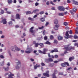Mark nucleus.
<instances>
[{
	"label": "nucleus",
	"mask_w": 78,
	"mask_h": 78,
	"mask_svg": "<svg viewBox=\"0 0 78 78\" xmlns=\"http://www.w3.org/2000/svg\"><path fill=\"white\" fill-rule=\"evenodd\" d=\"M69 36V31H67L66 34V36H65V38H66V39H69V38H71V37H73V36H72V35H70Z\"/></svg>",
	"instance_id": "nucleus-1"
},
{
	"label": "nucleus",
	"mask_w": 78,
	"mask_h": 78,
	"mask_svg": "<svg viewBox=\"0 0 78 78\" xmlns=\"http://www.w3.org/2000/svg\"><path fill=\"white\" fill-rule=\"evenodd\" d=\"M17 66H16V69L17 70H19L20 69L21 65H20V61H18L16 63Z\"/></svg>",
	"instance_id": "nucleus-2"
},
{
	"label": "nucleus",
	"mask_w": 78,
	"mask_h": 78,
	"mask_svg": "<svg viewBox=\"0 0 78 78\" xmlns=\"http://www.w3.org/2000/svg\"><path fill=\"white\" fill-rule=\"evenodd\" d=\"M58 10H59V11H64V10H65V9H64V8L62 6H59L58 7Z\"/></svg>",
	"instance_id": "nucleus-3"
},
{
	"label": "nucleus",
	"mask_w": 78,
	"mask_h": 78,
	"mask_svg": "<svg viewBox=\"0 0 78 78\" xmlns=\"http://www.w3.org/2000/svg\"><path fill=\"white\" fill-rule=\"evenodd\" d=\"M73 10V11L72 10H70L69 11V12H70L71 14L72 15H73V14H74V13H73V12H76V8H73V9H72Z\"/></svg>",
	"instance_id": "nucleus-4"
},
{
	"label": "nucleus",
	"mask_w": 78,
	"mask_h": 78,
	"mask_svg": "<svg viewBox=\"0 0 78 78\" xmlns=\"http://www.w3.org/2000/svg\"><path fill=\"white\" fill-rule=\"evenodd\" d=\"M16 45H14V46H12L11 47V49L12 51H16Z\"/></svg>",
	"instance_id": "nucleus-5"
},
{
	"label": "nucleus",
	"mask_w": 78,
	"mask_h": 78,
	"mask_svg": "<svg viewBox=\"0 0 78 78\" xmlns=\"http://www.w3.org/2000/svg\"><path fill=\"white\" fill-rule=\"evenodd\" d=\"M49 73V71H47V72L46 73H43V75H44V76H47V77H49L50 76L49 75V74H48V73Z\"/></svg>",
	"instance_id": "nucleus-6"
},
{
	"label": "nucleus",
	"mask_w": 78,
	"mask_h": 78,
	"mask_svg": "<svg viewBox=\"0 0 78 78\" xmlns=\"http://www.w3.org/2000/svg\"><path fill=\"white\" fill-rule=\"evenodd\" d=\"M57 72L56 70H55L54 71V73H53L52 74V76H53V78H56V76L55 75L57 73Z\"/></svg>",
	"instance_id": "nucleus-7"
},
{
	"label": "nucleus",
	"mask_w": 78,
	"mask_h": 78,
	"mask_svg": "<svg viewBox=\"0 0 78 78\" xmlns=\"http://www.w3.org/2000/svg\"><path fill=\"white\" fill-rule=\"evenodd\" d=\"M65 49L66 50H68L69 51V50H71L72 49H74V47H66L65 48Z\"/></svg>",
	"instance_id": "nucleus-8"
},
{
	"label": "nucleus",
	"mask_w": 78,
	"mask_h": 78,
	"mask_svg": "<svg viewBox=\"0 0 78 78\" xmlns=\"http://www.w3.org/2000/svg\"><path fill=\"white\" fill-rule=\"evenodd\" d=\"M66 65L68 66H69V63H68V62H65V63H62L61 64L62 66L64 67H66Z\"/></svg>",
	"instance_id": "nucleus-9"
},
{
	"label": "nucleus",
	"mask_w": 78,
	"mask_h": 78,
	"mask_svg": "<svg viewBox=\"0 0 78 78\" xmlns=\"http://www.w3.org/2000/svg\"><path fill=\"white\" fill-rule=\"evenodd\" d=\"M1 23H3V24H6L7 23V21H6V19H3L2 21H1Z\"/></svg>",
	"instance_id": "nucleus-10"
},
{
	"label": "nucleus",
	"mask_w": 78,
	"mask_h": 78,
	"mask_svg": "<svg viewBox=\"0 0 78 78\" xmlns=\"http://www.w3.org/2000/svg\"><path fill=\"white\" fill-rule=\"evenodd\" d=\"M27 51H25V52L26 53L29 54V53H31V51L30 50V48H27ZM27 50H29V51H27Z\"/></svg>",
	"instance_id": "nucleus-11"
},
{
	"label": "nucleus",
	"mask_w": 78,
	"mask_h": 78,
	"mask_svg": "<svg viewBox=\"0 0 78 78\" xmlns=\"http://www.w3.org/2000/svg\"><path fill=\"white\" fill-rule=\"evenodd\" d=\"M9 73H10V74L9 75V77L8 78H14L12 76H14V74L11 73L9 72Z\"/></svg>",
	"instance_id": "nucleus-12"
},
{
	"label": "nucleus",
	"mask_w": 78,
	"mask_h": 78,
	"mask_svg": "<svg viewBox=\"0 0 78 78\" xmlns=\"http://www.w3.org/2000/svg\"><path fill=\"white\" fill-rule=\"evenodd\" d=\"M58 27H59V25H56L55 26V27H54V29L55 30H58Z\"/></svg>",
	"instance_id": "nucleus-13"
},
{
	"label": "nucleus",
	"mask_w": 78,
	"mask_h": 78,
	"mask_svg": "<svg viewBox=\"0 0 78 78\" xmlns=\"http://www.w3.org/2000/svg\"><path fill=\"white\" fill-rule=\"evenodd\" d=\"M71 0L72 1L73 4H74V5H78V2L75 1V0Z\"/></svg>",
	"instance_id": "nucleus-14"
},
{
	"label": "nucleus",
	"mask_w": 78,
	"mask_h": 78,
	"mask_svg": "<svg viewBox=\"0 0 78 78\" xmlns=\"http://www.w3.org/2000/svg\"><path fill=\"white\" fill-rule=\"evenodd\" d=\"M48 51V49H46V48H44L43 49V54H44V55H45V54H46V53L45 52H46V51Z\"/></svg>",
	"instance_id": "nucleus-15"
},
{
	"label": "nucleus",
	"mask_w": 78,
	"mask_h": 78,
	"mask_svg": "<svg viewBox=\"0 0 78 78\" xmlns=\"http://www.w3.org/2000/svg\"><path fill=\"white\" fill-rule=\"evenodd\" d=\"M34 29V27H32L30 30V32H31V33H33V32H34V31H33V29Z\"/></svg>",
	"instance_id": "nucleus-16"
},
{
	"label": "nucleus",
	"mask_w": 78,
	"mask_h": 78,
	"mask_svg": "<svg viewBox=\"0 0 78 78\" xmlns=\"http://www.w3.org/2000/svg\"><path fill=\"white\" fill-rule=\"evenodd\" d=\"M3 69H4L5 71L6 72V71H8V70H9V67H8L7 68H5V67H3Z\"/></svg>",
	"instance_id": "nucleus-17"
},
{
	"label": "nucleus",
	"mask_w": 78,
	"mask_h": 78,
	"mask_svg": "<svg viewBox=\"0 0 78 78\" xmlns=\"http://www.w3.org/2000/svg\"><path fill=\"white\" fill-rule=\"evenodd\" d=\"M16 19H20V16L19 15V14H17L16 16Z\"/></svg>",
	"instance_id": "nucleus-18"
},
{
	"label": "nucleus",
	"mask_w": 78,
	"mask_h": 78,
	"mask_svg": "<svg viewBox=\"0 0 78 78\" xmlns=\"http://www.w3.org/2000/svg\"><path fill=\"white\" fill-rule=\"evenodd\" d=\"M54 22L55 24L56 25V24H58V20L57 19H55L54 20Z\"/></svg>",
	"instance_id": "nucleus-19"
},
{
	"label": "nucleus",
	"mask_w": 78,
	"mask_h": 78,
	"mask_svg": "<svg viewBox=\"0 0 78 78\" xmlns=\"http://www.w3.org/2000/svg\"><path fill=\"white\" fill-rule=\"evenodd\" d=\"M58 40L59 41H60L61 40H62V37L61 36H58Z\"/></svg>",
	"instance_id": "nucleus-20"
},
{
	"label": "nucleus",
	"mask_w": 78,
	"mask_h": 78,
	"mask_svg": "<svg viewBox=\"0 0 78 78\" xmlns=\"http://www.w3.org/2000/svg\"><path fill=\"white\" fill-rule=\"evenodd\" d=\"M26 13V14L27 15L28 14H33V12H31L30 11H27V12Z\"/></svg>",
	"instance_id": "nucleus-21"
},
{
	"label": "nucleus",
	"mask_w": 78,
	"mask_h": 78,
	"mask_svg": "<svg viewBox=\"0 0 78 78\" xmlns=\"http://www.w3.org/2000/svg\"><path fill=\"white\" fill-rule=\"evenodd\" d=\"M8 53H9L10 56V57L12 56V55H11V51H10L9 50H8Z\"/></svg>",
	"instance_id": "nucleus-22"
},
{
	"label": "nucleus",
	"mask_w": 78,
	"mask_h": 78,
	"mask_svg": "<svg viewBox=\"0 0 78 78\" xmlns=\"http://www.w3.org/2000/svg\"><path fill=\"white\" fill-rule=\"evenodd\" d=\"M59 61H62V59H61L59 61H55L54 62L55 63H57V62H58Z\"/></svg>",
	"instance_id": "nucleus-23"
},
{
	"label": "nucleus",
	"mask_w": 78,
	"mask_h": 78,
	"mask_svg": "<svg viewBox=\"0 0 78 78\" xmlns=\"http://www.w3.org/2000/svg\"><path fill=\"white\" fill-rule=\"evenodd\" d=\"M39 11V9H36L35 10H34L33 11V12H38Z\"/></svg>",
	"instance_id": "nucleus-24"
},
{
	"label": "nucleus",
	"mask_w": 78,
	"mask_h": 78,
	"mask_svg": "<svg viewBox=\"0 0 78 78\" xmlns=\"http://www.w3.org/2000/svg\"><path fill=\"white\" fill-rule=\"evenodd\" d=\"M39 45V44L37 43H35V47H37Z\"/></svg>",
	"instance_id": "nucleus-25"
},
{
	"label": "nucleus",
	"mask_w": 78,
	"mask_h": 78,
	"mask_svg": "<svg viewBox=\"0 0 78 78\" xmlns=\"http://www.w3.org/2000/svg\"><path fill=\"white\" fill-rule=\"evenodd\" d=\"M28 19L29 20H31V21H33L34 20V19L33 18H31V17L28 18Z\"/></svg>",
	"instance_id": "nucleus-26"
},
{
	"label": "nucleus",
	"mask_w": 78,
	"mask_h": 78,
	"mask_svg": "<svg viewBox=\"0 0 78 78\" xmlns=\"http://www.w3.org/2000/svg\"><path fill=\"white\" fill-rule=\"evenodd\" d=\"M73 59H74V57H70L69 59V60L70 61H71L72 60H73Z\"/></svg>",
	"instance_id": "nucleus-27"
},
{
	"label": "nucleus",
	"mask_w": 78,
	"mask_h": 78,
	"mask_svg": "<svg viewBox=\"0 0 78 78\" xmlns=\"http://www.w3.org/2000/svg\"><path fill=\"white\" fill-rule=\"evenodd\" d=\"M54 66V64L53 63H50L49 64V66L50 67H53Z\"/></svg>",
	"instance_id": "nucleus-28"
},
{
	"label": "nucleus",
	"mask_w": 78,
	"mask_h": 78,
	"mask_svg": "<svg viewBox=\"0 0 78 78\" xmlns=\"http://www.w3.org/2000/svg\"><path fill=\"white\" fill-rule=\"evenodd\" d=\"M63 24L65 26H67V25H68V23L65 22Z\"/></svg>",
	"instance_id": "nucleus-29"
},
{
	"label": "nucleus",
	"mask_w": 78,
	"mask_h": 78,
	"mask_svg": "<svg viewBox=\"0 0 78 78\" xmlns=\"http://www.w3.org/2000/svg\"><path fill=\"white\" fill-rule=\"evenodd\" d=\"M45 61L46 62H49V58L45 59Z\"/></svg>",
	"instance_id": "nucleus-30"
},
{
	"label": "nucleus",
	"mask_w": 78,
	"mask_h": 78,
	"mask_svg": "<svg viewBox=\"0 0 78 78\" xmlns=\"http://www.w3.org/2000/svg\"><path fill=\"white\" fill-rule=\"evenodd\" d=\"M58 15L59 16H64V13H58Z\"/></svg>",
	"instance_id": "nucleus-31"
},
{
	"label": "nucleus",
	"mask_w": 78,
	"mask_h": 78,
	"mask_svg": "<svg viewBox=\"0 0 78 78\" xmlns=\"http://www.w3.org/2000/svg\"><path fill=\"white\" fill-rule=\"evenodd\" d=\"M49 62H52L53 61V59L51 58H49Z\"/></svg>",
	"instance_id": "nucleus-32"
},
{
	"label": "nucleus",
	"mask_w": 78,
	"mask_h": 78,
	"mask_svg": "<svg viewBox=\"0 0 78 78\" xmlns=\"http://www.w3.org/2000/svg\"><path fill=\"white\" fill-rule=\"evenodd\" d=\"M16 50H17V51H19L20 50V49L18 48V47H17V46H16Z\"/></svg>",
	"instance_id": "nucleus-33"
},
{
	"label": "nucleus",
	"mask_w": 78,
	"mask_h": 78,
	"mask_svg": "<svg viewBox=\"0 0 78 78\" xmlns=\"http://www.w3.org/2000/svg\"><path fill=\"white\" fill-rule=\"evenodd\" d=\"M39 45H40L41 47H44V44L43 43H40Z\"/></svg>",
	"instance_id": "nucleus-34"
},
{
	"label": "nucleus",
	"mask_w": 78,
	"mask_h": 78,
	"mask_svg": "<svg viewBox=\"0 0 78 78\" xmlns=\"http://www.w3.org/2000/svg\"><path fill=\"white\" fill-rule=\"evenodd\" d=\"M12 2V1L11 0H8V3H11Z\"/></svg>",
	"instance_id": "nucleus-35"
},
{
	"label": "nucleus",
	"mask_w": 78,
	"mask_h": 78,
	"mask_svg": "<svg viewBox=\"0 0 78 78\" xmlns=\"http://www.w3.org/2000/svg\"><path fill=\"white\" fill-rule=\"evenodd\" d=\"M50 39H53V36L50 35Z\"/></svg>",
	"instance_id": "nucleus-36"
},
{
	"label": "nucleus",
	"mask_w": 78,
	"mask_h": 78,
	"mask_svg": "<svg viewBox=\"0 0 78 78\" xmlns=\"http://www.w3.org/2000/svg\"><path fill=\"white\" fill-rule=\"evenodd\" d=\"M54 44H57V43H58V41H57L56 40H54Z\"/></svg>",
	"instance_id": "nucleus-37"
},
{
	"label": "nucleus",
	"mask_w": 78,
	"mask_h": 78,
	"mask_svg": "<svg viewBox=\"0 0 78 78\" xmlns=\"http://www.w3.org/2000/svg\"><path fill=\"white\" fill-rule=\"evenodd\" d=\"M6 13L7 14H11V12L9 11H7Z\"/></svg>",
	"instance_id": "nucleus-38"
},
{
	"label": "nucleus",
	"mask_w": 78,
	"mask_h": 78,
	"mask_svg": "<svg viewBox=\"0 0 78 78\" xmlns=\"http://www.w3.org/2000/svg\"><path fill=\"white\" fill-rule=\"evenodd\" d=\"M74 46H77V47H78V44L77 43H75L74 44Z\"/></svg>",
	"instance_id": "nucleus-39"
},
{
	"label": "nucleus",
	"mask_w": 78,
	"mask_h": 78,
	"mask_svg": "<svg viewBox=\"0 0 78 78\" xmlns=\"http://www.w3.org/2000/svg\"><path fill=\"white\" fill-rule=\"evenodd\" d=\"M41 20L42 21V22H44V21H45V19L41 18Z\"/></svg>",
	"instance_id": "nucleus-40"
},
{
	"label": "nucleus",
	"mask_w": 78,
	"mask_h": 78,
	"mask_svg": "<svg viewBox=\"0 0 78 78\" xmlns=\"http://www.w3.org/2000/svg\"><path fill=\"white\" fill-rule=\"evenodd\" d=\"M44 13V11H41L40 12L39 14H43Z\"/></svg>",
	"instance_id": "nucleus-41"
},
{
	"label": "nucleus",
	"mask_w": 78,
	"mask_h": 78,
	"mask_svg": "<svg viewBox=\"0 0 78 78\" xmlns=\"http://www.w3.org/2000/svg\"><path fill=\"white\" fill-rule=\"evenodd\" d=\"M44 26H42V27H39L38 29L39 30H42V29H43V28H44Z\"/></svg>",
	"instance_id": "nucleus-42"
},
{
	"label": "nucleus",
	"mask_w": 78,
	"mask_h": 78,
	"mask_svg": "<svg viewBox=\"0 0 78 78\" xmlns=\"http://www.w3.org/2000/svg\"><path fill=\"white\" fill-rule=\"evenodd\" d=\"M38 51H39V53H41L42 54L43 53V54H44L43 52L42 51H41V50H39Z\"/></svg>",
	"instance_id": "nucleus-43"
},
{
	"label": "nucleus",
	"mask_w": 78,
	"mask_h": 78,
	"mask_svg": "<svg viewBox=\"0 0 78 78\" xmlns=\"http://www.w3.org/2000/svg\"><path fill=\"white\" fill-rule=\"evenodd\" d=\"M9 25H12V22L10 21L9 23Z\"/></svg>",
	"instance_id": "nucleus-44"
},
{
	"label": "nucleus",
	"mask_w": 78,
	"mask_h": 78,
	"mask_svg": "<svg viewBox=\"0 0 78 78\" xmlns=\"http://www.w3.org/2000/svg\"><path fill=\"white\" fill-rule=\"evenodd\" d=\"M37 64H36V66H34V69H37Z\"/></svg>",
	"instance_id": "nucleus-45"
},
{
	"label": "nucleus",
	"mask_w": 78,
	"mask_h": 78,
	"mask_svg": "<svg viewBox=\"0 0 78 78\" xmlns=\"http://www.w3.org/2000/svg\"><path fill=\"white\" fill-rule=\"evenodd\" d=\"M1 66H3L4 65V61L1 62Z\"/></svg>",
	"instance_id": "nucleus-46"
},
{
	"label": "nucleus",
	"mask_w": 78,
	"mask_h": 78,
	"mask_svg": "<svg viewBox=\"0 0 78 78\" xmlns=\"http://www.w3.org/2000/svg\"><path fill=\"white\" fill-rule=\"evenodd\" d=\"M0 58H3V59L4 58V57L2 55H0Z\"/></svg>",
	"instance_id": "nucleus-47"
},
{
	"label": "nucleus",
	"mask_w": 78,
	"mask_h": 78,
	"mask_svg": "<svg viewBox=\"0 0 78 78\" xmlns=\"http://www.w3.org/2000/svg\"><path fill=\"white\" fill-rule=\"evenodd\" d=\"M46 44H50V42H49V41H47L46 43H45Z\"/></svg>",
	"instance_id": "nucleus-48"
},
{
	"label": "nucleus",
	"mask_w": 78,
	"mask_h": 78,
	"mask_svg": "<svg viewBox=\"0 0 78 78\" xmlns=\"http://www.w3.org/2000/svg\"><path fill=\"white\" fill-rule=\"evenodd\" d=\"M23 35L24 36H22L21 37H22V38H23V37H24V36H26V35L25 34V33H24L23 34Z\"/></svg>",
	"instance_id": "nucleus-49"
},
{
	"label": "nucleus",
	"mask_w": 78,
	"mask_h": 78,
	"mask_svg": "<svg viewBox=\"0 0 78 78\" xmlns=\"http://www.w3.org/2000/svg\"><path fill=\"white\" fill-rule=\"evenodd\" d=\"M44 40H47V37L45 36L44 37Z\"/></svg>",
	"instance_id": "nucleus-50"
},
{
	"label": "nucleus",
	"mask_w": 78,
	"mask_h": 78,
	"mask_svg": "<svg viewBox=\"0 0 78 78\" xmlns=\"http://www.w3.org/2000/svg\"><path fill=\"white\" fill-rule=\"evenodd\" d=\"M35 5L36 6H38V5H39V3L37 2H36L35 4Z\"/></svg>",
	"instance_id": "nucleus-51"
},
{
	"label": "nucleus",
	"mask_w": 78,
	"mask_h": 78,
	"mask_svg": "<svg viewBox=\"0 0 78 78\" xmlns=\"http://www.w3.org/2000/svg\"><path fill=\"white\" fill-rule=\"evenodd\" d=\"M50 4V2H49L48 1L47 2H46V5H49Z\"/></svg>",
	"instance_id": "nucleus-52"
},
{
	"label": "nucleus",
	"mask_w": 78,
	"mask_h": 78,
	"mask_svg": "<svg viewBox=\"0 0 78 78\" xmlns=\"http://www.w3.org/2000/svg\"><path fill=\"white\" fill-rule=\"evenodd\" d=\"M17 78H20V75H19V74H17Z\"/></svg>",
	"instance_id": "nucleus-53"
},
{
	"label": "nucleus",
	"mask_w": 78,
	"mask_h": 78,
	"mask_svg": "<svg viewBox=\"0 0 78 78\" xmlns=\"http://www.w3.org/2000/svg\"><path fill=\"white\" fill-rule=\"evenodd\" d=\"M54 50V52H57L58 51V50H57V49H55Z\"/></svg>",
	"instance_id": "nucleus-54"
},
{
	"label": "nucleus",
	"mask_w": 78,
	"mask_h": 78,
	"mask_svg": "<svg viewBox=\"0 0 78 78\" xmlns=\"http://www.w3.org/2000/svg\"><path fill=\"white\" fill-rule=\"evenodd\" d=\"M8 74H9V73H5V74L4 75L5 76H6V75H8Z\"/></svg>",
	"instance_id": "nucleus-55"
},
{
	"label": "nucleus",
	"mask_w": 78,
	"mask_h": 78,
	"mask_svg": "<svg viewBox=\"0 0 78 78\" xmlns=\"http://www.w3.org/2000/svg\"><path fill=\"white\" fill-rule=\"evenodd\" d=\"M41 65L42 66H45V64L43 62H42L41 63Z\"/></svg>",
	"instance_id": "nucleus-56"
},
{
	"label": "nucleus",
	"mask_w": 78,
	"mask_h": 78,
	"mask_svg": "<svg viewBox=\"0 0 78 78\" xmlns=\"http://www.w3.org/2000/svg\"><path fill=\"white\" fill-rule=\"evenodd\" d=\"M50 3L51 4L53 5H55L54 3H53V2L52 1Z\"/></svg>",
	"instance_id": "nucleus-57"
},
{
	"label": "nucleus",
	"mask_w": 78,
	"mask_h": 78,
	"mask_svg": "<svg viewBox=\"0 0 78 78\" xmlns=\"http://www.w3.org/2000/svg\"><path fill=\"white\" fill-rule=\"evenodd\" d=\"M78 30H76V32H75V34H78V32L77 31Z\"/></svg>",
	"instance_id": "nucleus-58"
},
{
	"label": "nucleus",
	"mask_w": 78,
	"mask_h": 78,
	"mask_svg": "<svg viewBox=\"0 0 78 78\" xmlns=\"http://www.w3.org/2000/svg\"><path fill=\"white\" fill-rule=\"evenodd\" d=\"M51 9H52V10H56L55 7H52L51 8Z\"/></svg>",
	"instance_id": "nucleus-59"
},
{
	"label": "nucleus",
	"mask_w": 78,
	"mask_h": 78,
	"mask_svg": "<svg viewBox=\"0 0 78 78\" xmlns=\"http://www.w3.org/2000/svg\"><path fill=\"white\" fill-rule=\"evenodd\" d=\"M74 39H77V36L76 35H74Z\"/></svg>",
	"instance_id": "nucleus-60"
},
{
	"label": "nucleus",
	"mask_w": 78,
	"mask_h": 78,
	"mask_svg": "<svg viewBox=\"0 0 78 78\" xmlns=\"http://www.w3.org/2000/svg\"><path fill=\"white\" fill-rule=\"evenodd\" d=\"M37 16V15H35L34 16V18H36Z\"/></svg>",
	"instance_id": "nucleus-61"
},
{
	"label": "nucleus",
	"mask_w": 78,
	"mask_h": 78,
	"mask_svg": "<svg viewBox=\"0 0 78 78\" xmlns=\"http://www.w3.org/2000/svg\"><path fill=\"white\" fill-rule=\"evenodd\" d=\"M59 74L61 75H63V73L60 72L59 73Z\"/></svg>",
	"instance_id": "nucleus-62"
},
{
	"label": "nucleus",
	"mask_w": 78,
	"mask_h": 78,
	"mask_svg": "<svg viewBox=\"0 0 78 78\" xmlns=\"http://www.w3.org/2000/svg\"><path fill=\"white\" fill-rule=\"evenodd\" d=\"M69 33L70 34H72V33H73L72 31V30H70L69 31Z\"/></svg>",
	"instance_id": "nucleus-63"
},
{
	"label": "nucleus",
	"mask_w": 78,
	"mask_h": 78,
	"mask_svg": "<svg viewBox=\"0 0 78 78\" xmlns=\"http://www.w3.org/2000/svg\"><path fill=\"white\" fill-rule=\"evenodd\" d=\"M1 12L2 14H4V11H3V10H2L1 11Z\"/></svg>",
	"instance_id": "nucleus-64"
}]
</instances>
